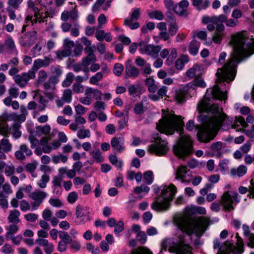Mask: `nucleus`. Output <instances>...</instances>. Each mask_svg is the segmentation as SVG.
Instances as JSON below:
<instances>
[{"label": "nucleus", "instance_id": "8fccbe9b", "mask_svg": "<svg viewBox=\"0 0 254 254\" xmlns=\"http://www.w3.org/2000/svg\"><path fill=\"white\" fill-rule=\"evenodd\" d=\"M74 78V74L69 72L67 74L65 79L62 82V86L64 87H68L71 85Z\"/></svg>", "mask_w": 254, "mask_h": 254}, {"label": "nucleus", "instance_id": "4be33fe9", "mask_svg": "<svg viewBox=\"0 0 254 254\" xmlns=\"http://www.w3.org/2000/svg\"><path fill=\"white\" fill-rule=\"evenodd\" d=\"M189 4L188 0H182L175 5L174 10L179 15L186 16L188 15V8Z\"/></svg>", "mask_w": 254, "mask_h": 254}, {"label": "nucleus", "instance_id": "680f3d73", "mask_svg": "<svg viewBox=\"0 0 254 254\" xmlns=\"http://www.w3.org/2000/svg\"><path fill=\"white\" fill-rule=\"evenodd\" d=\"M62 177L59 176H55L53 178L52 184L55 190L58 187H61L62 182L63 181Z\"/></svg>", "mask_w": 254, "mask_h": 254}, {"label": "nucleus", "instance_id": "603ef678", "mask_svg": "<svg viewBox=\"0 0 254 254\" xmlns=\"http://www.w3.org/2000/svg\"><path fill=\"white\" fill-rule=\"evenodd\" d=\"M59 237L61 239V241H64V242L68 244L72 242L71 236L65 231H60Z\"/></svg>", "mask_w": 254, "mask_h": 254}, {"label": "nucleus", "instance_id": "58836bf2", "mask_svg": "<svg viewBox=\"0 0 254 254\" xmlns=\"http://www.w3.org/2000/svg\"><path fill=\"white\" fill-rule=\"evenodd\" d=\"M10 134V128L6 121L0 122V135L8 137Z\"/></svg>", "mask_w": 254, "mask_h": 254}, {"label": "nucleus", "instance_id": "49530a36", "mask_svg": "<svg viewBox=\"0 0 254 254\" xmlns=\"http://www.w3.org/2000/svg\"><path fill=\"white\" fill-rule=\"evenodd\" d=\"M19 125L17 123L14 124L11 127H9L11 131L10 133L12 134L13 137L15 139L19 138L21 135V132L19 131Z\"/></svg>", "mask_w": 254, "mask_h": 254}, {"label": "nucleus", "instance_id": "a19ab883", "mask_svg": "<svg viewBox=\"0 0 254 254\" xmlns=\"http://www.w3.org/2000/svg\"><path fill=\"white\" fill-rule=\"evenodd\" d=\"M50 181V176L49 175L44 173L40 177L38 181L37 185L38 187L41 189H45L47 186V184Z\"/></svg>", "mask_w": 254, "mask_h": 254}, {"label": "nucleus", "instance_id": "f3484780", "mask_svg": "<svg viewBox=\"0 0 254 254\" xmlns=\"http://www.w3.org/2000/svg\"><path fill=\"white\" fill-rule=\"evenodd\" d=\"M125 138L122 134L116 135L111 139V146L115 153H120L125 150Z\"/></svg>", "mask_w": 254, "mask_h": 254}, {"label": "nucleus", "instance_id": "864d4df0", "mask_svg": "<svg viewBox=\"0 0 254 254\" xmlns=\"http://www.w3.org/2000/svg\"><path fill=\"white\" fill-rule=\"evenodd\" d=\"M62 98L65 102L70 103L72 100V91L70 89L64 90Z\"/></svg>", "mask_w": 254, "mask_h": 254}, {"label": "nucleus", "instance_id": "9b49d317", "mask_svg": "<svg viewBox=\"0 0 254 254\" xmlns=\"http://www.w3.org/2000/svg\"><path fill=\"white\" fill-rule=\"evenodd\" d=\"M168 150V142L158 135L154 138L153 142L147 148L150 153L159 156L166 154Z\"/></svg>", "mask_w": 254, "mask_h": 254}, {"label": "nucleus", "instance_id": "4d7b16f0", "mask_svg": "<svg viewBox=\"0 0 254 254\" xmlns=\"http://www.w3.org/2000/svg\"><path fill=\"white\" fill-rule=\"evenodd\" d=\"M4 174L6 177H10L13 175L15 172V167L12 164L7 165L6 164L5 167L4 168Z\"/></svg>", "mask_w": 254, "mask_h": 254}, {"label": "nucleus", "instance_id": "a18cd8bd", "mask_svg": "<svg viewBox=\"0 0 254 254\" xmlns=\"http://www.w3.org/2000/svg\"><path fill=\"white\" fill-rule=\"evenodd\" d=\"M7 232L5 234V237H9L14 235L18 231L19 227L17 224L12 223L6 227Z\"/></svg>", "mask_w": 254, "mask_h": 254}, {"label": "nucleus", "instance_id": "39448f33", "mask_svg": "<svg viewBox=\"0 0 254 254\" xmlns=\"http://www.w3.org/2000/svg\"><path fill=\"white\" fill-rule=\"evenodd\" d=\"M176 192L177 188L173 184L164 187L160 195L157 196L152 203V209L160 212L168 210L170 206V202L173 199Z\"/></svg>", "mask_w": 254, "mask_h": 254}, {"label": "nucleus", "instance_id": "2f4dec72", "mask_svg": "<svg viewBox=\"0 0 254 254\" xmlns=\"http://www.w3.org/2000/svg\"><path fill=\"white\" fill-rule=\"evenodd\" d=\"M186 74L190 78H195L196 76L200 75L201 67L198 64H194L192 67L187 70Z\"/></svg>", "mask_w": 254, "mask_h": 254}, {"label": "nucleus", "instance_id": "79ce46f5", "mask_svg": "<svg viewBox=\"0 0 254 254\" xmlns=\"http://www.w3.org/2000/svg\"><path fill=\"white\" fill-rule=\"evenodd\" d=\"M51 73L52 74L50 77H55L57 81H59V77L62 74V70L59 65H53L50 68Z\"/></svg>", "mask_w": 254, "mask_h": 254}, {"label": "nucleus", "instance_id": "37998d69", "mask_svg": "<svg viewBox=\"0 0 254 254\" xmlns=\"http://www.w3.org/2000/svg\"><path fill=\"white\" fill-rule=\"evenodd\" d=\"M200 43L196 40L192 41L189 45V51L190 54L196 55L198 53Z\"/></svg>", "mask_w": 254, "mask_h": 254}, {"label": "nucleus", "instance_id": "6e6d98bb", "mask_svg": "<svg viewBox=\"0 0 254 254\" xmlns=\"http://www.w3.org/2000/svg\"><path fill=\"white\" fill-rule=\"evenodd\" d=\"M103 77L102 73L98 72L95 75L90 77L89 82L91 84H97L98 82L102 80Z\"/></svg>", "mask_w": 254, "mask_h": 254}, {"label": "nucleus", "instance_id": "b1692460", "mask_svg": "<svg viewBox=\"0 0 254 254\" xmlns=\"http://www.w3.org/2000/svg\"><path fill=\"white\" fill-rule=\"evenodd\" d=\"M32 154V151L25 144H21L19 147V149L15 152V156L19 160H24L26 156L29 157Z\"/></svg>", "mask_w": 254, "mask_h": 254}, {"label": "nucleus", "instance_id": "de8ad7c7", "mask_svg": "<svg viewBox=\"0 0 254 254\" xmlns=\"http://www.w3.org/2000/svg\"><path fill=\"white\" fill-rule=\"evenodd\" d=\"M52 161L54 164H58L61 162L63 163H65L67 162L68 157L67 156L62 154H59V155H53L52 156Z\"/></svg>", "mask_w": 254, "mask_h": 254}, {"label": "nucleus", "instance_id": "052dcab7", "mask_svg": "<svg viewBox=\"0 0 254 254\" xmlns=\"http://www.w3.org/2000/svg\"><path fill=\"white\" fill-rule=\"evenodd\" d=\"M94 108L96 112H102L105 110L106 104L101 101H97L94 104Z\"/></svg>", "mask_w": 254, "mask_h": 254}, {"label": "nucleus", "instance_id": "20e7f679", "mask_svg": "<svg viewBox=\"0 0 254 254\" xmlns=\"http://www.w3.org/2000/svg\"><path fill=\"white\" fill-rule=\"evenodd\" d=\"M184 126L182 116H177L173 112L163 110L162 118L156 124V128L161 133L171 135L175 131L181 133Z\"/></svg>", "mask_w": 254, "mask_h": 254}, {"label": "nucleus", "instance_id": "13d9d810", "mask_svg": "<svg viewBox=\"0 0 254 254\" xmlns=\"http://www.w3.org/2000/svg\"><path fill=\"white\" fill-rule=\"evenodd\" d=\"M109 158L110 162L112 164L116 165L119 168H122L123 166V162L121 161H119L118 160V158L116 155L114 154H111L109 156Z\"/></svg>", "mask_w": 254, "mask_h": 254}, {"label": "nucleus", "instance_id": "0eeeda50", "mask_svg": "<svg viewBox=\"0 0 254 254\" xmlns=\"http://www.w3.org/2000/svg\"><path fill=\"white\" fill-rule=\"evenodd\" d=\"M175 155L180 158L189 156L192 151V141L190 136H182L177 143L174 146Z\"/></svg>", "mask_w": 254, "mask_h": 254}, {"label": "nucleus", "instance_id": "1a4fd4ad", "mask_svg": "<svg viewBox=\"0 0 254 254\" xmlns=\"http://www.w3.org/2000/svg\"><path fill=\"white\" fill-rule=\"evenodd\" d=\"M202 22L204 24L209 23L213 24L225 23L226 26L228 27H235L240 24L238 20L233 18L228 19L227 16L224 14H220L219 16H204L202 18Z\"/></svg>", "mask_w": 254, "mask_h": 254}, {"label": "nucleus", "instance_id": "7c9ffc66", "mask_svg": "<svg viewBox=\"0 0 254 254\" xmlns=\"http://www.w3.org/2000/svg\"><path fill=\"white\" fill-rule=\"evenodd\" d=\"M192 1V4L194 6L196 9L199 11L205 9L207 8L210 2L209 0H191Z\"/></svg>", "mask_w": 254, "mask_h": 254}, {"label": "nucleus", "instance_id": "412c9836", "mask_svg": "<svg viewBox=\"0 0 254 254\" xmlns=\"http://www.w3.org/2000/svg\"><path fill=\"white\" fill-rule=\"evenodd\" d=\"M37 39V33L35 31H31L21 37L20 43L23 47H29L35 42Z\"/></svg>", "mask_w": 254, "mask_h": 254}, {"label": "nucleus", "instance_id": "72a5a7b5", "mask_svg": "<svg viewBox=\"0 0 254 254\" xmlns=\"http://www.w3.org/2000/svg\"><path fill=\"white\" fill-rule=\"evenodd\" d=\"M20 212L17 210H10L7 217V220L9 223L18 224L20 222Z\"/></svg>", "mask_w": 254, "mask_h": 254}, {"label": "nucleus", "instance_id": "774afa93", "mask_svg": "<svg viewBox=\"0 0 254 254\" xmlns=\"http://www.w3.org/2000/svg\"><path fill=\"white\" fill-rule=\"evenodd\" d=\"M4 43L6 49L9 51L13 50L15 48L14 41L11 38H7L4 41Z\"/></svg>", "mask_w": 254, "mask_h": 254}, {"label": "nucleus", "instance_id": "ddd939ff", "mask_svg": "<svg viewBox=\"0 0 254 254\" xmlns=\"http://www.w3.org/2000/svg\"><path fill=\"white\" fill-rule=\"evenodd\" d=\"M47 195L48 194L46 191L40 190H36L31 192L29 194V197L33 200L30 203L32 210L37 209L47 197Z\"/></svg>", "mask_w": 254, "mask_h": 254}, {"label": "nucleus", "instance_id": "bf43d9fd", "mask_svg": "<svg viewBox=\"0 0 254 254\" xmlns=\"http://www.w3.org/2000/svg\"><path fill=\"white\" fill-rule=\"evenodd\" d=\"M7 240H11L13 244L18 246L20 244L21 241L23 239V237L21 234L17 236L14 235L6 237Z\"/></svg>", "mask_w": 254, "mask_h": 254}, {"label": "nucleus", "instance_id": "338daca9", "mask_svg": "<svg viewBox=\"0 0 254 254\" xmlns=\"http://www.w3.org/2000/svg\"><path fill=\"white\" fill-rule=\"evenodd\" d=\"M48 77V74L47 72L43 70H40L38 73L37 82L40 83H43L45 81L46 79Z\"/></svg>", "mask_w": 254, "mask_h": 254}, {"label": "nucleus", "instance_id": "9d476101", "mask_svg": "<svg viewBox=\"0 0 254 254\" xmlns=\"http://www.w3.org/2000/svg\"><path fill=\"white\" fill-rule=\"evenodd\" d=\"M239 194L236 191L229 190L225 191L221 197L220 204L225 211H231L235 209V205L239 202Z\"/></svg>", "mask_w": 254, "mask_h": 254}, {"label": "nucleus", "instance_id": "c9c22d12", "mask_svg": "<svg viewBox=\"0 0 254 254\" xmlns=\"http://www.w3.org/2000/svg\"><path fill=\"white\" fill-rule=\"evenodd\" d=\"M89 155L91 157L92 161L93 162L101 163L104 161V157L102 156L101 152L99 149L90 151Z\"/></svg>", "mask_w": 254, "mask_h": 254}, {"label": "nucleus", "instance_id": "f03ea898", "mask_svg": "<svg viewBox=\"0 0 254 254\" xmlns=\"http://www.w3.org/2000/svg\"><path fill=\"white\" fill-rule=\"evenodd\" d=\"M200 112L211 114L212 116L207 124L198 129L197 137L200 141L207 143L213 139L216 135L223 122L227 123L228 118L222 112V108L216 105H211L205 100L200 101L197 105Z\"/></svg>", "mask_w": 254, "mask_h": 254}, {"label": "nucleus", "instance_id": "aec40b11", "mask_svg": "<svg viewBox=\"0 0 254 254\" xmlns=\"http://www.w3.org/2000/svg\"><path fill=\"white\" fill-rule=\"evenodd\" d=\"M74 43L73 41L66 38L64 41V49L56 52L57 57L62 59L63 57L69 56L72 54V48L74 47Z\"/></svg>", "mask_w": 254, "mask_h": 254}, {"label": "nucleus", "instance_id": "5fc2aeb1", "mask_svg": "<svg viewBox=\"0 0 254 254\" xmlns=\"http://www.w3.org/2000/svg\"><path fill=\"white\" fill-rule=\"evenodd\" d=\"M38 102L39 103L38 107L39 110L41 111H44L48 103V100L42 96H39L38 98Z\"/></svg>", "mask_w": 254, "mask_h": 254}, {"label": "nucleus", "instance_id": "6ab92c4d", "mask_svg": "<svg viewBox=\"0 0 254 254\" xmlns=\"http://www.w3.org/2000/svg\"><path fill=\"white\" fill-rule=\"evenodd\" d=\"M205 98L210 100V98L217 99L220 100H226V93L221 91L217 85H215L212 88L207 90Z\"/></svg>", "mask_w": 254, "mask_h": 254}, {"label": "nucleus", "instance_id": "c03bdc74", "mask_svg": "<svg viewBox=\"0 0 254 254\" xmlns=\"http://www.w3.org/2000/svg\"><path fill=\"white\" fill-rule=\"evenodd\" d=\"M2 190L0 192V196H6L11 194L13 192L12 188L10 184L8 183L3 184L1 186Z\"/></svg>", "mask_w": 254, "mask_h": 254}, {"label": "nucleus", "instance_id": "c85d7f7f", "mask_svg": "<svg viewBox=\"0 0 254 254\" xmlns=\"http://www.w3.org/2000/svg\"><path fill=\"white\" fill-rule=\"evenodd\" d=\"M189 171L186 166L182 165L179 167L175 173V179H181L182 183L185 182L187 179V174Z\"/></svg>", "mask_w": 254, "mask_h": 254}, {"label": "nucleus", "instance_id": "7ed1b4c3", "mask_svg": "<svg viewBox=\"0 0 254 254\" xmlns=\"http://www.w3.org/2000/svg\"><path fill=\"white\" fill-rule=\"evenodd\" d=\"M174 222L178 229L189 236L195 234L200 237L206 230L209 224L208 218L199 217H190L187 216H180L175 218Z\"/></svg>", "mask_w": 254, "mask_h": 254}, {"label": "nucleus", "instance_id": "a211bd4d", "mask_svg": "<svg viewBox=\"0 0 254 254\" xmlns=\"http://www.w3.org/2000/svg\"><path fill=\"white\" fill-rule=\"evenodd\" d=\"M140 15V9L136 8L133 9L130 13V17L126 19L124 21V24L128 26L131 29H136L139 26V24L137 22L132 23L133 21H136L139 19Z\"/></svg>", "mask_w": 254, "mask_h": 254}, {"label": "nucleus", "instance_id": "4468645a", "mask_svg": "<svg viewBox=\"0 0 254 254\" xmlns=\"http://www.w3.org/2000/svg\"><path fill=\"white\" fill-rule=\"evenodd\" d=\"M139 51L142 54H146L153 58H156L161 51V47L152 44H146L143 42L139 43Z\"/></svg>", "mask_w": 254, "mask_h": 254}, {"label": "nucleus", "instance_id": "dca6fc26", "mask_svg": "<svg viewBox=\"0 0 254 254\" xmlns=\"http://www.w3.org/2000/svg\"><path fill=\"white\" fill-rule=\"evenodd\" d=\"M35 77L34 71L29 70L27 72H24L15 75L13 79L19 87L23 88L28 84L29 79H34Z\"/></svg>", "mask_w": 254, "mask_h": 254}, {"label": "nucleus", "instance_id": "c756f323", "mask_svg": "<svg viewBox=\"0 0 254 254\" xmlns=\"http://www.w3.org/2000/svg\"><path fill=\"white\" fill-rule=\"evenodd\" d=\"M187 86L190 89H192L193 90H195L196 86L204 88L206 86V83L202 77L199 75L196 76L193 81L187 84Z\"/></svg>", "mask_w": 254, "mask_h": 254}, {"label": "nucleus", "instance_id": "69168bd1", "mask_svg": "<svg viewBox=\"0 0 254 254\" xmlns=\"http://www.w3.org/2000/svg\"><path fill=\"white\" fill-rule=\"evenodd\" d=\"M149 16L151 19H156L158 20H162L164 18V15L162 12L158 10L153 11L149 13Z\"/></svg>", "mask_w": 254, "mask_h": 254}, {"label": "nucleus", "instance_id": "6e6552de", "mask_svg": "<svg viewBox=\"0 0 254 254\" xmlns=\"http://www.w3.org/2000/svg\"><path fill=\"white\" fill-rule=\"evenodd\" d=\"M162 249L168 248L171 253L176 254H187L190 251V247L181 240L179 242H174L170 238L164 239L161 243Z\"/></svg>", "mask_w": 254, "mask_h": 254}, {"label": "nucleus", "instance_id": "5701e85b", "mask_svg": "<svg viewBox=\"0 0 254 254\" xmlns=\"http://www.w3.org/2000/svg\"><path fill=\"white\" fill-rule=\"evenodd\" d=\"M52 61V59L48 57H45L43 60L38 59L34 61L31 69L30 70L34 71V75H35L36 72L38 69L43 67H47Z\"/></svg>", "mask_w": 254, "mask_h": 254}, {"label": "nucleus", "instance_id": "423d86ee", "mask_svg": "<svg viewBox=\"0 0 254 254\" xmlns=\"http://www.w3.org/2000/svg\"><path fill=\"white\" fill-rule=\"evenodd\" d=\"M73 91L77 94L82 93L84 92L85 96L79 99L81 103L85 105H90L93 102V98L95 100H100L102 93L96 88L87 87L85 89L84 85L79 83H74L72 87Z\"/></svg>", "mask_w": 254, "mask_h": 254}, {"label": "nucleus", "instance_id": "ea45409f", "mask_svg": "<svg viewBox=\"0 0 254 254\" xmlns=\"http://www.w3.org/2000/svg\"><path fill=\"white\" fill-rule=\"evenodd\" d=\"M12 145L6 138H3L0 140V148L4 152H9L12 150Z\"/></svg>", "mask_w": 254, "mask_h": 254}, {"label": "nucleus", "instance_id": "4c0bfd02", "mask_svg": "<svg viewBox=\"0 0 254 254\" xmlns=\"http://www.w3.org/2000/svg\"><path fill=\"white\" fill-rule=\"evenodd\" d=\"M49 16V15L48 12L40 13L38 10L37 11H36L34 13V19H33V21L35 23H44V22L47 21L46 18H47Z\"/></svg>", "mask_w": 254, "mask_h": 254}, {"label": "nucleus", "instance_id": "f257e3e1", "mask_svg": "<svg viewBox=\"0 0 254 254\" xmlns=\"http://www.w3.org/2000/svg\"><path fill=\"white\" fill-rule=\"evenodd\" d=\"M247 38V34L245 31L232 35L230 44L233 46V51L224 66L218 69L216 73L217 80L227 82L233 80L238 64L254 54V39L252 42L245 45Z\"/></svg>", "mask_w": 254, "mask_h": 254}, {"label": "nucleus", "instance_id": "473e14b6", "mask_svg": "<svg viewBox=\"0 0 254 254\" xmlns=\"http://www.w3.org/2000/svg\"><path fill=\"white\" fill-rule=\"evenodd\" d=\"M247 171V168L245 166L240 165L237 168H232L230 173L233 177H241L246 174Z\"/></svg>", "mask_w": 254, "mask_h": 254}, {"label": "nucleus", "instance_id": "a878e982", "mask_svg": "<svg viewBox=\"0 0 254 254\" xmlns=\"http://www.w3.org/2000/svg\"><path fill=\"white\" fill-rule=\"evenodd\" d=\"M130 60L127 61V64L126 65L125 73L126 77H132L135 78L139 74V70L131 64H129Z\"/></svg>", "mask_w": 254, "mask_h": 254}, {"label": "nucleus", "instance_id": "cd10ccee", "mask_svg": "<svg viewBox=\"0 0 254 254\" xmlns=\"http://www.w3.org/2000/svg\"><path fill=\"white\" fill-rule=\"evenodd\" d=\"M96 61V57L95 55H87L86 57L83 58L81 61V63L83 65V71L84 72H89V68L88 66Z\"/></svg>", "mask_w": 254, "mask_h": 254}, {"label": "nucleus", "instance_id": "0e129e2a", "mask_svg": "<svg viewBox=\"0 0 254 254\" xmlns=\"http://www.w3.org/2000/svg\"><path fill=\"white\" fill-rule=\"evenodd\" d=\"M143 179L147 184H151L153 181L152 172L150 171L145 172L143 174Z\"/></svg>", "mask_w": 254, "mask_h": 254}, {"label": "nucleus", "instance_id": "bb28decb", "mask_svg": "<svg viewBox=\"0 0 254 254\" xmlns=\"http://www.w3.org/2000/svg\"><path fill=\"white\" fill-rule=\"evenodd\" d=\"M240 126H242L243 128H247L248 127L244 118L241 116L235 118L234 124L231 125V128L235 129L237 131H244V128L239 127Z\"/></svg>", "mask_w": 254, "mask_h": 254}, {"label": "nucleus", "instance_id": "f704fd0d", "mask_svg": "<svg viewBox=\"0 0 254 254\" xmlns=\"http://www.w3.org/2000/svg\"><path fill=\"white\" fill-rule=\"evenodd\" d=\"M190 89L187 86H185L177 92L175 96L176 100L179 103H182L185 100V95Z\"/></svg>", "mask_w": 254, "mask_h": 254}, {"label": "nucleus", "instance_id": "3c124183", "mask_svg": "<svg viewBox=\"0 0 254 254\" xmlns=\"http://www.w3.org/2000/svg\"><path fill=\"white\" fill-rule=\"evenodd\" d=\"M77 136L79 139H82L89 138L91 136L90 131L88 129L82 128L77 131Z\"/></svg>", "mask_w": 254, "mask_h": 254}, {"label": "nucleus", "instance_id": "09e8293b", "mask_svg": "<svg viewBox=\"0 0 254 254\" xmlns=\"http://www.w3.org/2000/svg\"><path fill=\"white\" fill-rule=\"evenodd\" d=\"M51 130V127L49 125H46L43 126H39L36 127V133L41 135L42 134L47 135Z\"/></svg>", "mask_w": 254, "mask_h": 254}, {"label": "nucleus", "instance_id": "e433bc0d", "mask_svg": "<svg viewBox=\"0 0 254 254\" xmlns=\"http://www.w3.org/2000/svg\"><path fill=\"white\" fill-rule=\"evenodd\" d=\"M59 82L54 77H49L48 80L43 84V88L46 91L52 90L55 89V85Z\"/></svg>", "mask_w": 254, "mask_h": 254}, {"label": "nucleus", "instance_id": "393cba45", "mask_svg": "<svg viewBox=\"0 0 254 254\" xmlns=\"http://www.w3.org/2000/svg\"><path fill=\"white\" fill-rule=\"evenodd\" d=\"M225 144L221 141L212 143L210 146V149L212 152L213 155L217 158H220L222 155V149L225 148Z\"/></svg>", "mask_w": 254, "mask_h": 254}, {"label": "nucleus", "instance_id": "f8f14e48", "mask_svg": "<svg viewBox=\"0 0 254 254\" xmlns=\"http://www.w3.org/2000/svg\"><path fill=\"white\" fill-rule=\"evenodd\" d=\"M207 29L209 31H213L215 29L212 35V41L217 44H221L223 37L225 36V26L222 23L213 24L207 23Z\"/></svg>", "mask_w": 254, "mask_h": 254}, {"label": "nucleus", "instance_id": "2eb2a0df", "mask_svg": "<svg viewBox=\"0 0 254 254\" xmlns=\"http://www.w3.org/2000/svg\"><path fill=\"white\" fill-rule=\"evenodd\" d=\"M237 246L233 245V243L229 241H226L225 245L221 249L222 251L228 250L230 252L234 254H241L244 251V243L242 239L236 233Z\"/></svg>", "mask_w": 254, "mask_h": 254}, {"label": "nucleus", "instance_id": "e2e57ef3", "mask_svg": "<svg viewBox=\"0 0 254 254\" xmlns=\"http://www.w3.org/2000/svg\"><path fill=\"white\" fill-rule=\"evenodd\" d=\"M22 1L23 0H8L7 3L8 6L7 8L16 9Z\"/></svg>", "mask_w": 254, "mask_h": 254}]
</instances>
